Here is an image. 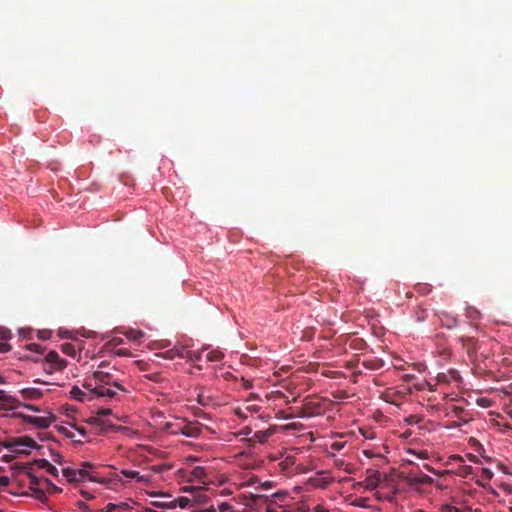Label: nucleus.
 I'll use <instances>...</instances> for the list:
<instances>
[{"instance_id":"1","label":"nucleus","mask_w":512,"mask_h":512,"mask_svg":"<svg viewBox=\"0 0 512 512\" xmlns=\"http://www.w3.org/2000/svg\"><path fill=\"white\" fill-rule=\"evenodd\" d=\"M116 372L117 369L114 366L111 367L107 362L102 361L99 364L97 370L92 374L94 385H108L112 386L118 391L127 392L126 388L122 385L121 380L115 374Z\"/></svg>"},{"instance_id":"2","label":"nucleus","mask_w":512,"mask_h":512,"mask_svg":"<svg viewBox=\"0 0 512 512\" xmlns=\"http://www.w3.org/2000/svg\"><path fill=\"white\" fill-rule=\"evenodd\" d=\"M93 465L89 462H83L81 469H73V468H64L62 470V474L69 482H80L85 478H88L91 481H94V478L89 476L86 469L92 468Z\"/></svg>"},{"instance_id":"3","label":"nucleus","mask_w":512,"mask_h":512,"mask_svg":"<svg viewBox=\"0 0 512 512\" xmlns=\"http://www.w3.org/2000/svg\"><path fill=\"white\" fill-rule=\"evenodd\" d=\"M83 387L87 391L82 390L78 386H73L72 389L70 390L71 397L80 402L94 400L95 395L92 393V383L90 381H86Z\"/></svg>"},{"instance_id":"4","label":"nucleus","mask_w":512,"mask_h":512,"mask_svg":"<svg viewBox=\"0 0 512 512\" xmlns=\"http://www.w3.org/2000/svg\"><path fill=\"white\" fill-rule=\"evenodd\" d=\"M202 432V427L199 422H182V435L190 438H197Z\"/></svg>"},{"instance_id":"5","label":"nucleus","mask_w":512,"mask_h":512,"mask_svg":"<svg viewBox=\"0 0 512 512\" xmlns=\"http://www.w3.org/2000/svg\"><path fill=\"white\" fill-rule=\"evenodd\" d=\"M7 447H9V448H16L17 451H19L21 453H25V451L22 449V447L36 448L37 447V443L32 438H30L28 436H23V437L16 438Z\"/></svg>"},{"instance_id":"6","label":"nucleus","mask_w":512,"mask_h":512,"mask_svg":"<svg viewBox=\"0 0 512 512\" xmlns=\"http://www.w3.org/2000/svg\"><path fill=\"white\" fill-rule=\"evenodd\" d=\"M107 385L97 386L92 384V393L95 395V399L97 398H109L112 399L116 396V389H113L112 386L106 387Z\"/></svg>"},{"instance_id":"7","label":"nucleus","mask_w":512,"mask_h":512,"mask_svg":"<svg viewBox=\"0 0 512 512\" xmlns=\"http://www.w3.org/2000/svg\"><path fill=\"white\" fill-rule=\"evenodd\" d=\"M368 476L365 479V488L368 490L376 489L380 484V472L376 470H368Z\"/></svg>"},{"instance_id":"8","label":"nucleus","mask_w":512,"mask_h":512,"mask_svg":"<svg viewBox=\"0 0 512 512\" xmlns=\"http://www.w3.org/2000/svg\"><path fill=\"white\" fill-rule=\"evenodd\" d=\"M46 361L53 365L54 369L62 370L66 366V361L61 359L56 351H50L45 357Z\"/></svg>"},{"instance_id":"9","label":"nucleus","mask_w":512,"mask_h":512,"mask_svg":"<svg viewBox=\"0 0 512 512\" xmlns=\"http://www.w3.org/2000/svg\"><path fill=\"white\" fill-rule=\"evenodd\" d=\"M34 463L35 465H37L38 468L46 470L50 475L54 477L58 476V469L55 466H53L48 460L36 459Z\"/></svg>"},{"instance_id":"10","label":"nucleus","mask_w":512,"mask_h":512,"mask_svg":"<svg viewBox=\"0 0 512 512\" xmlns=\"http://www.w3.org/2000/svg\"><path fill=\"white\" fill-rule=\"evenodd\" d=\"M362 364L369 370H378L384 366V361L377 357H370L364 359Z\"/></svg>"},{"instance_id":"11","label":"nucleus","mask_w":512,"mask_h":512,"mask_svg":"<svg viewBox=\"0 0 512 512\" xmlns=\"http://www.w3.org/2000/svg\"><path fill=\"white\" fill-rule=\"evenodd\" d=\"M26 420L30 424L42 429L48 428L51 423L47 417L27 416Z\"/></svg>"},{"instance_id":"12","label":"nucleus","mask_w":512,"mask_h":512,"mask_svg":"<svg viewBox=\"0 0 512 512\" xmlns=\"http://www.w3.org/2000/svg\"><path fill=\"white\" fill-rule=\"evenodd\" d=\"M406 481L410 486H413L417 484H432L433 479L429 475L422 474L420 476L414 477L409 476L407 477Z\"/></svg>"},{"instance_id":"13","label":"nucleus","mask_w":512,"mask_h":512,"mask_svg":"<svg viewBox=\"0 0 512 512\" xmlns=\"http://www.w3.org/2000/svg\"><path fill=\"white\" fill-rule=\"evenodd\" d=\"M82 349H83V342H80L79 345H78V350L81 351ZM61 350L67 356H70V357H75L76 356L77 348L73 344H71V343H64V344H62L61 345Z\"/></svg>"},{"instance_id":"14","label":"nucleus","mask_w":512,"mask_h":512,"mask_svg":"<svg viewBox=\"0 0 512 512\" xmlns=\"http://www.w3.org/2000/svg\"><path fill=\"white\" fill-rule=\"evenodd\" d=\"M125 337L131 341H139L143 336L144 332L142 330L129 328L123 332Z\"/></svg>"},{"instance_id":"15","label":"nucleus","mask_w":512,"mask_h":512,"mask_svg":"<svg viewBox=\"0 0 512 512\" xmlns=\"http://www.w3.org/2000/svg\"><path fill=\"white\" fill-rule=\"evenodd\" d=\"M403 398V394L398 391H386L383 395V399L386 402L397 404L398 400H401Z\"/></svg>"},{"instance_id":"16","label":"nucleus","mask_w":512,"mask_h":512,"mask_svg":"<svg viewBox=\"0 0 512 512\" xmlns=\"http://www.w3.org/2000/svg\"><path fill=\"white\" fill-rule=\"evenodd\" d=\"M21 394L25 399H38L42 396V392L37 388H24Z\"/></svg>"},{"instance_id":"17","label":"nucleus","mask_w":512,"mask_h":512,"mask_svg":"<svg viewBox=\"0 0 512 512\" xmlns=\"http://www.w3.org/2000/svg\"><path fill=\"white\" fill-rule=\"evenodd\" d=\"M165 430L172 435L182 434V422L181 423H169L165 424Z\"/></svg>"},{"instance_id":"18","label":"nucleus","mask_w":512,"mask_h":512,"mask_svg":"<svg viewBox=\"0 0 512 512\" xmlns=\"http://www.w3.org/2000/svg\"><path fill=\"white\" fill-rule=\"evenodd\" d=\"M223 353L220 350H212L206 354V359L209 362H219L223 358Z\"/></svg>"},{"instance_id":"19","label":"nucleus","mask_w":512,"mask_h":512,"mask_svg":"<svg viewBox=\"0 0 512 512\" xmlns=\"http://www.w3.org/2000/svg\"><path fill=\"white\" fill-rule=\"evenodd\" d=\"M0 402L8 404L11 408H14L16 399L10 395H7L5 391L0 390Z\"/></svg>"},{"instance_id":"20","label":"nucleus","mask_w":512,"mask_h":512,"mask_svg":"<svg viewBox=\"0 0 512 512\" xmlns=\"http://www.w3.org/2000/svg\"><path fill=\"white\" fill-rule=\"evenodd\" d=\"M414 317H415L416 321H418V322L425 321L428 317L427 309H425L423 307H418L414 313Z\"/></svg>"},{"instance_id":"21","label":"nucleus","mask_w":512,"mask_h":512,"mask_svg":"<svg viewBox=\"0 0 512 512\" xmlns=\"http://www.w3.org/2000/svg\"><path fill=\"white\" fill-rule=\"evenodd\" d=\"M125 477L131 478V479H137V481L142 482L144 481V476H141L138 471L134 470H122L121 472Z\"/></svg>"},{"instance_id":"22","label":"nucleus","mask_w":512,"mask_h":512,"mask_svg":"<svg viewBox=\"0 0 512 512\" xmlns=\"http://www.w3.org/2000/svg\"><path fill=\"white\" fill-rule=\"evenodd\" d=\"M366 343L362 338H353L350 340L349 346L356 350L364 349Z\"/></svg>"},{"instance_id":"23","label":"nucleus","mask_w":512,"mask_h":512,"mask_svg":"<svg viewBox=\"0 0 512 512\" xmlns=\"http://www.w3.org/2000/svg\"><path fill=\"white\" fill-rule=\"evenodd\" d=\"M204 350L202 351H186V358L191 361H199L202 358Z\"/></svg>"},{"instance_id":"24","label":"nucleus","mask_w":512,"mask_h":512,"mask_svg":"<svg viewBox=\"0 0 512 512\" xmlns=\"http://www.w3.org/2000/svg\"><path fill=\"white\" fill-rule=\"evenodd\" d=\"M269 436L270 433L267 431H259L254 434V438L260 443H264Z\"/></svg>"},{"instance_id":"25","label":"nucleus","mask_w":512,"mask_h":512,"mask_svg":"<svg viewBox=\"0 0 512 512\" xmlns=\"http://www.w3.org/2000/svg\"><path fill=\"white\" fill-rule=\"evenodd\" d=\"M11 338V331L7 328H0V340H9Z\"/></svg>"},{"instance_id":"26","label":"nucleus","mask_w":512,"mask_h":512,"mask_svg":"<svg viewBox=\"0 0 512 512\" xmlns=\"http://www.w3.org/2000/svg\"><path fill=\"white\" fill-rule=\"evenodd\" d=\"M415 288L418 292L422 294H427L431 291V287L428 284H417Z\"/></svg>"},{"instance_id":"27","label":"nucleus","mask_w":512,"mask_h":512,"mask_svg":"<svg viewBox=\"0 0 512 512\" xmlns=\"http://www.w3.org/2000/svg\"><path fill=\"white\" fill-rule=\"evenodd\" d=\"M467 316L472 319V320H476L480 317V313L479 311H477L476 309L474 308H468L467 309Z\"/></svg>"},{"instance_id":"28","label":"nucleus","mask_w":512,"mask_h":512,"mask_svg":"<svg viewBox=\"0 0 512 512\" xmlns=\"http://www.w3.org/2000/svg\"><path fill=\"white\" fill-rule=\"evenodd\" d=\"M174 349H176V357L186 358V351L188 350L185 346L174 347Z\"/></svg>"},{"instance_id":"29","label":"nucleus","mask_w":512,"mask_h":512,"mask_svg":"<svg viewBox=\"0 0 512 512\" xmlns=\"http://www.w3.org/2000/svg\"><path fill=\"white\" fill-rule=\"evenodd\" d=\"M58 336L62 339H73L72 332L68 330H59Z\"/></svg>"},{"instance_id":"30","label":"nucleus","mask_w":512,"mask_h":512,"mask_svg":"<svg viewBox=\"0 0 512 512\" xmlns=\"http://www.w3.org/2000/svg\"><path fill=\"white\" fill-rule=\"evenodd\" d=\"M33 491H34V493H35V497H36V499H38V500H43V499H45V498H46L45 493H44V491H43V490L38 489V488H35V489H33Z\"/></svg>"},{"instance_id":"31","label":"nucleus","mask_w":512,"mask_h":512,"mask_svg":"<svg viewBox=\"0 0 512 512\" xmlns=\"http://www.w3.org/2000/svg\"><path fill=\"white\" fill-rule=\"evenodd\" d=\"M77 506L82 512H91L89 506L83 501H78Z\"/></svg>"},{"instance_id":"32","label":"nucleus","mask_w":512,"mask_h":512,"mask_svg":"<svg viewBox=\"0 0 512 512\" xmlns=\"http://www.w3.org/2000/svg\"><path fill=\"white\" fill-rule=\"evenodd\" d=\"M29 478H30V489L33 490V489H35L34 486L38 485L39 480L35 475H32V474H29Z\"/></svg>"},{"instance_id":"33","label":"nucleus","mask_w":512,"mask_h":512,"mask_svg":"<svg viewBox=\"0 0 512 512\" xmlns=\"http://www.w3.org/2000/svg\"><path fill=\"white\" fill-rule=\"evenodd\" d=\"M292 464H293V460H292V458H289V457L286 458L283 462L280 463V465L282 466L283 470L287 469Z\"/></svg>"},{"instance_id":"34","label":"nucleus","mask_w":512,"mask_h":512,"mask_svg":"<svg viewBox=\"0 0 512 512\" xmlns=\"http://www.w3.org/2000/svg\"><path fill=\"white\" fill-rule=\"evenodd\" d=\"M60 432H62L65 436H67L68 438H74V433L72 431H70L68 428L66 427H61L59 429Z\"/></svg>"},{"instance_id":"35","label":"nucleus","mask_w":512,"mask_h":512,"mask_svg":"<svg viewBox=\"0 0 512 512\" xmlns=\"http://www.w3.org/2000/svg\"><path fill=\"white\" fill-rule=\"evenodd\" d=\"M442 512H460L458 508L451 505H444L442 507Z\"/></svg>"},{"instance_id":"36","label":"nucleus","mask_w":512,"mask_h":512,"mask_svg":"<svg viewBox=\"0 0 512 512\" xmlns=\"http://www.w3.org/2000/svg\"><path fill=\"white\" fill-rule=\"evenodd\" d=\"M115 354H116L117 356H121V357H122V356H130V352H129V350H127V349H125V348L117 349V350L115 351Z\"/></svg>"},{"instance_id":"37","label":"nucleus","mask_w":512,"mask_h":512,"mask_svg":"<svg viewBox=\"0 0 512 512\" xmlns=\"http://www.w3.org/2000/svg\"><path fill=\"white\" fill-rule=\"evenodd\" d=\"M165 357L170 360L174 359L176 357V349L173 348V349L166 351Z\"/></svg>"},{"instance_id":"38","label":"nucleus","mask_w":512,"mask_h":512,"mask_svg":"<svg viewBox=\"0 0 512 512\" xmlns=\"http://www.w3.org/2000/svg\"><path fill=\"white\" fill-rule=\"evenodd\" d=\"M11 350V346L7 343L0 342V353H6Z\"/></svg>"},{"instance_id":"39","label":"nucleus","mask_w":512,"mask_h":512,"mask_svg":"<svg viewBox=\"0 0 512 512\" xmlns=\"http://www.w3.org/2000/svg\"><path fill=\"white\" fill-rule=\"evenodd\" d=\"M9 483H10V480H9L8 477H6V476H1L0 477V486L6 487V486L9 485Z\"/></svg>"},{"instance_id":"40","label":"nucleus","mask_w":512,"mask_h":512,"mask_svg":"<svg viewBox=\"0 0 512 512\" xmlns=\"http://www.w3.org/2000/svg\"><path fill=\"white\" fill-rule=\"evenodd\" d=\"M197 401H198V403H199V404H201V405H203V406H205V405H207V404H208V401H207V399L204 397V395H203V394H199V395H198V397H197Z\"/></svg>"},{"instance_id":"41","label":"nucleus","mask_w":512,"mask_h":512,"mask_svg":"<svg viewBox=\"0 0 512 512\" xmlns=\"http://www.w3.org/2000/svg\"><path fill=\"white\" fill-rule=\"evenodd\" d=\"M229 509H231V506H230V504H228V503H226V502H223V503H221V504L219 505V510H220L221 512H225V511H227V510H229Z\"/></svg>"},{"instance_id":"42","label":"nucleus","mask_w":512,"mask_h":512,"mask_svg":"<svg viewBox=\"0 0 512 512\" xmlns=\"http://www.w3.org/2000/svg\"><path fill=\"white\" fill-rule=\"evenodd\" d=\"M111 413V410L108 409V408H102V409H99L98 410V415H101V416H106V415H109Z\"/></svg>"},{"instance_id":"43","label":"nucleus","mask_w":512,"mask_h":512,"mask_svg":"<svg viewBox=\"0 0 512 512\" xmlns=\"http://www.w3.org/2000/svg\"><path fill=\"white\" fill-rule=\"evenodd\" d=\"M28 347H29V350H30V351H33V352H39V348H40V347H39V345H38V344L33 343V344H30Z\"/></svg>"},{"instance_id":"44","label":"nucleus","mask_w":512,"mask_h":512,"mask_svg":"<svg viewBox=\"0 0 512 512\" xmlns=\"http://www.w3.org/2000/svg\"><path fill=\"white\" fill-rule=\"evenodd\" d=\"M287 494L284 492V493H275L274 494V497L280 499V500H284L286 498Z\"/></svg>"},{"instance_id":"45","label":"nucleus","mask_w":512,"mask_h":512,"mask_svg":"<svg viewBox=\"0 0 512 512\" xmlns=\"http://www.w3.org/2000/svg\"><path fill=\"white\" fill-rule=\"evenodd\" d=\"M314 512H328V511L324 507H322L321 505H317L314 508Z\"/></svg>"},{"instance_id":"46","label":"nucleus","mask_w":512,"mask_h":512,"mask_svg":"<svg viewBox=\"0 0 512 512\" xmlns=\"http://www.w3.org/2000/svg\"><path fill=\"white\" fill-rule=\"evenodd\" d=\"M116 507H117V505H116V504L109 503V504L107 505V511H106V512H112Z\"/></svg>"},{"instance_id":"47","label":"nucleus","mask_w":512,"mask_h":512,"mask_svg":"<svg viewBox=\"0 0 512 512\" xmlns=\"http://www.w3.org/2000/svg\"><path fill=\"white\" fill-rule=\"evenodd\" d=\"M202 473H203V469H202V468L197 467V468H195V469H194V475H195V476H197V477H198V476H200Z\"/></svg>"},{"instance_id":"48","label":"nucleus","mask_w":512,"mask_h":512,"mask_svg":"<svg viewBox=\"0 0 512 512\" xmlns=\"http://www.w3.org/2000/svg\"><path fill=\"white\" fill-rule=\"evenodd\" d=\"M81 494L88 500L93 498V496L89 492L81 491Z\"/></svg>"},{"instance_id":"49","label":"nucleus","mask_w":512,"mask_h":512,"mask_svg":"<svg viewBox=\"0 0 512 512\" xmlns=\"http://www.w3.org/2000/svg\"><path fill=\"white\" fill-rule=\"evenodd\" d=\"M451 459L454 461L463 462V458L460 455H453V456H451Z\"/></svg>"},{"instance_id":"50","label":"nucleus","mask_w":512,"mask_h":512,"mask_svg":"<svg viewBox=\"0 0 512 512\" xmlns=\"http://www.w3.org/2000/svg\"><path fill=\"white\" fill-rule=\"evenodd\" d=\"M272 486V482L270 481H266L262 484V487L265 488V489H268Z\"/></svg>"},{"instance_id":"51","label":"nucleus","mask_w":512,"mask_h":512,"mask_svg":"<svg viewBox=\"0 0 512 512\" xmlns=\"http://www.w3.org/2000/svg\"><path fill=\"white\" fill-rule=\"evenodd\" d=\"M113 427L115 428L116 431H126V430H128V428L125 427V426H118V427L113 426Z\"/></svg>"},{"instance_id":"52","label":"nucleus","mask_w":512,"mask_h":512,"mask_svg":"<svg viewBox=\"0 0 512 512\" xmlns=\"http://www.w3.org/2000/svg\"><path fill=\"white\" fill-rule=\"evenodd\" d=\"M424 468H425L426 470H428L429 472H434V469H433L429 464H425V465H424Z\"/></svg>"},{"instance_id":"53","label":"nucleus","mask_w":512,"mask_h":512,"mask_svg":"<svg viewBox=\"0 0 512 512\" xmlns=\"http://www.w3.org/2000/svg\"><path fill=\"white\" fill-rule=\"evenodd\" d=\"M188 502V499L186 498H181V503H180V506L181 507H184V504Z\"/></svg>"},{"instance_id":"54","label":"nucleus","mask_w":512,"mask_h":512,"mask_svg":"<svg viewBox=\"0 0 512 512\" xmlns=\"http://www.w3.org/2000/svg\"><path fill=\"white\" fill-rule=\"evenodd\" d=\"M188 502V499L186 498H181V503H180V506L181 507H184V504Z\"/></svg>"},{"instance_id":"55","label":"nucleus","mask_w":512,"mask_h":512,"mask_svg":"<svg viewBox=\"0 0 512 512\" xmlns=\"http://www.w3.org/2000/svg\"><path fill=\"white\" fill-rule=\"evenodd\" d=\"M77 430H78L82 435H85V430H84V428L77 427Z\"/></svg>"},{"instance_id":"56","label":"nucleus","mask_w":512,"mask_h":512,"mask_svg":"<svg viewBox=\"0 0 512 512\" xmlns=\"http://www.w3.org/2000/svg\"><path fill=\"white\" fill-rule=\"evenodd\" d=\"M266 512H276L273 508H271L270 506H268L266 508Z\"/></svg>"},{"instance_id":"57","label":"nucleus","mask_w":512,"mask_h":512,"mask_svg":"<svg viewBox=\"0 0 512 512\" xmlns=\"http://www.w3.org/2000/svg\"><path fill=\"white\" fill-rule=\"evenodd\" d=\"M48 334H49V333L43 332V334L41 335V338H42V339H46V338H48Z\"/></svg>"},{"instance_id":"58","label":"nucleus","mask_w":512,"mask_h":512,"mask_svg":"<svg viewBox=\"0 0 512 512\" xmlns=\"http://www.w3.org/2000/svg\"><path fill=\"white\" fill-rule=\"evenodd\" d=\"M5 409H6V407H5V403H3V402H2V403H0V411H1V410H5Z\"/></svg>"},{"instance_id":"59","label":"nucleus","mask_w":512,"mask_h":512,"mask_svg":"<svg viewBox=\"0 0 512 512\" xmlns=\"http://www.w3.org/2000/svg\"><path fill=\"white\" fill-rule=\"evenodd\" d=\"M26 407L30 410H37L36 408H34L32 405H26Z\"/></svg>"},{"instance_id":"60","label":"nucleus","mask_w":512,"mask_h":512,"mask_svg":"<svg viewBox=\"0 0 512 512\" xmlns=\"http://www.w3.org/2000/svg\"><path fill=\"white\" fill-rule=\"evenodd\" d=\"M413 418H414V416H411V417L407 420V421H408V423H412V422H414V419H413Z\"/></svg>"},{"instance_id":"61","label":"nucleus","mask_w":512,"mask_h":512,"mask_svg":"<svg viewBox=\"0 0 512 512\" xmlns=\"http://www.w3.org/2000/svg\"><path fill=\"white\" fill-rule=\"evenodd\" d=\"M413 418H414V416H411V417L407 420V421H408V423H412V422H414V419H413Z\"/></svg>"},{"instance_id":"62","label":"nucleus","mask_w":512,"mask_h":512,"mask_svg":"<svg viewBox=\"0 0 512 512\" xmlns=\"http://www.w3.org/2000/svg\"><path fill=\"white\" fill-rule=\"evenodd\" d=\"M421 457H422V458H426V457H427V452H422V453H421Z\"/></svg>"},{"instance_id":"63","label":"nucleus","mask_w":512,"mask_h":512,"mask_svg":"<svg viewBox=\"0 0 512 512\" xmlns=\"http://www.w3.org/2000/svg\"><path fill=\"white\" fill-rule=\"evenodd\" d=\"M0 383H4V379L1 375H0Z\"/></svg>"},{"instance_id":"64","label":"nucleus","mask_w":512,"mask_h":512,"mask_svg":"<svg viewBox=\"0 0 512 512\" xmlns=\"http://www.w3.org/2000/svg\"><path fill=\"white\" fill-rule=\"evenodd\" d=\"M509 511L512 512V507L509 508Z\"/></svg>"}]
</instances>
